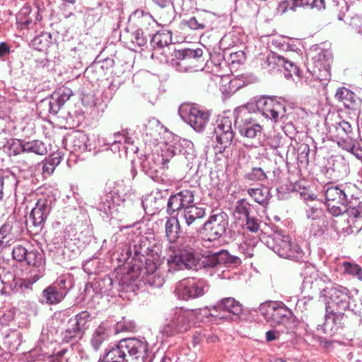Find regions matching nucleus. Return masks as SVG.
Here are the masks:
<instances>
[{"mask_svg": "<svg viewBox=\"0 0 362 362\" xmlns=\"http://www.w3.org/2000/svg\"><path fill=\"white\" fill-rule=\"evenodd\" d=\"M361 192L353 184L327 186L325 191V205L334 216L346 214L347 221L355 228L362 227V202Z\"/></svg>", "mask_w": 362, "mask_h": 362, "instance_id": "obj_1", "label": "nucleus"}, {"mask_svg": "<svg viewBox=\"0 0 362 362\" xmlns=\"http://www.w3.org/2000/svg\"><path fill=\"white\" fill-rule=\"evenodd\" d=\"M132 259V271L129 272L126 279H130V284L139 286L140 282L153 287H160L164 283V276L161 272L158 261L146 258L142 255V247L135 243L125 245L118 260L125 262Z\"/></svg>", "mask_w": 362, "mask_h": 362, "instance_id": "obj_2", "label": "nucleus"}, {"mask_svg": "<svg viewBox=\"0 0 362 362\" xmlns=\"http://www.w3.org/2000/svg\"><path fill=\"white\" fill-rule=\"evenodd\" d=\"M146 341L136 338L120 340L98 362H151Z\"/></svg>", "mask_w": 362, "mask_h": 362, "instance_id": "obj_3", "label": "nucleus"}, {"mask_svg": "<svg viewBox=\"0 0 362 362\" xmlns=\"http://www.w3.org/2000/svg\"><path fill=\"white\" fill-rule=\"evenodd\" d=\"M204 240L189 235L180 236L177 241L178 254L168 259L170 269L181 270L195 266L198 262V252L202 250V245L208 247Z\"/></svg>", "mask_w": 362, "mask_h": 362, "instance_id": "obj_4", "label": "nucleus"}, {"mask_svg": "<svg viewBox=\"0 0 362 362\" xmlns=\"http://www.w3.org/2000/svg\"><path fill=\"white\" fill-rule=\"evenodd\" d=\"M272 230L273 233L269 234L265 240V244L269 249L283 258L298 261L303 257V250L296 243L291 241L289 236L284 235L275 226Z\"/></svg>", "mask_w": 362, "mask_h": 362, "instance_id": "obj_5", "label": "nucleus"}, {"mask_svg": "<svg viewBox=\"0 0 362 362\" xmlns=\"http://www.w3.org/2000/svg\"><path fill=\"white\" fill-rule=\"evenodd\" d=\"M324 296L329 298V303L327 306L344 311H350L358 317H361L360 310L355 303L351 291L346 287L341 285H333L331 287L322 288ZM360 322L361 318L359 319Z\"/></svg>", "mask_w": 362, "mask_h": 362, "instance_id": "obj_6", "label": "nucleus"}, {"mask_svg": "<svg viewBox=\"0 0 362 362\" xmlns=\"http://www.w3.org/2000/svg\"><path fill=\"white\" fill-rule=\"evenodd\" d=\"M175 155V152L172 146L162 150L160 153H153L146 155L140 158L141 169L151 178H157L168 168V163Z\"/></svg>", "mask_w": 362, "mask_h": 362, "instance_id": "obj_7", "label": "nucleus"}, {"mask_svg": "<svg viewBox=\"0 0 362 362\" xmlns=\"http://www.w3.org/2000/svg\"><path fill=\"white\" fill-rule=\"evenodd\" d=\"M259 311L272 327L281 325L287 326L294 318L291 310L281 301L262 303L259 306Z\"/></svg>", "mask_w": 362, "mask_h": 362, "instance_id": "obj_8", "label": "nucleus"}, {"mask_svg": "<svg viewBox=\"0 0 362 362\" xmlns=\"http://www.w3.org/2000/svg\"><path fill=\"white\" fill-rule=\"evenodd\" d=\"M201 48L175 50V58L172 59L171 65L180 72L197 71L202 69V65L199 64L200 61L203 62Z\"/></svg>", "mask_w": 362, "mask_h": 362, "instance_id": "obj_9", "label": "nucleus"}, {"mask_svg": "<svg viewBox=\"0 0 362 362\" xmlns=\"http://www.w3.org/2000/svg\"><path fill=\"white\" fill-rule=\"evenodd\" d=\"M235 125L242 137L252 140L259 144L263 135V127L257 118L243 110L237 114Z\"/></svg>", "mask_w": 362, "mask_h": 362, "instance_id": "obj_10", "label": "nucleus"}, {"mask_svg": "<svg viewBox=\"0 0 362 362\" xmlns=\"http://www.w3.org/2000/svg\"><path fill=\"white\" fill-rule=\"evenodd\" d=\"M190 313L181 308L173 310L165 320L161 332L167 337L187 332L190 327Z\"/></svg>", "mask_w": 362, "mask_h": 362, "instance_id": "obj_11", "label": "nucleus"}, {"mask_svg": "<svg viewBox=\"0 0 362 362\" xmlns=\"http://www.w3.org/2000/svg\"><path fill=\"white\" fill-rule=\"evenodd\" d=\"M179 115L185 122L199 132L206 127L210 117L208 111L192 104L182 105L179 108Z\"/></svg>", "mask_w": 362, "mask_h": 362, "instance_id": "obj_12", "label": "nucleus"}, {"mask_svg": "<svg viewBox=\"0 0 362 362\" xmlns=\"http://www.w3.org/2000/svg\"><path fill=\"white\" fill-rule=\"evenodd\" d=\"M208 289V284L204 279L186 278L177 284L175 292L179 298L187 300L204 296Z\"/></svg>", "mask_w": 362, "mask_h": 362, "instance_id": "obj_13", "label": "nucleus"}, {"mask_svg": "<svg viewBox=\"0 0 362 362\" xmlns=\"http://www.w3.org/2000/svg\"><path fill=\"white\" fill-rule=\"evenodd\" d=\"M228 226V216L224 212L213 214L204 224V229L207 232L208 238L205 244L218 240L226 234Z\"/></svg>", "mask_w": 362, "mask_h": 362, "instance_id": "obj_14", "label": "nucleus"}, {"mask_svg": "<svg viewBox=\"0 0 362 362\" xmlns=\"http://www.w3.org/2000/svg\"><path fill=\"white\" fill-rule=\"evenodd\" d=\"M232 125L233 121L228 117H223L216 121L214 136L217 142L215 147L217 152L222 153L228 146H230L234 137Z\"/></svg>", "mask_w": 362, "mask_h": 362, "instance_id": "obj_15", "label": "nucleus"}, {"mask_svg": "<svg viewBox=\"0 0 362 362\" xmlns=\"http://www.w3.org/2000/svg\"><path fill=\"white\" fill-rule=\"evenodd\" d=\"M258 110L266 118L276 122L279 118L285 116L284 105L273 98H263L257 102Z\"/></svg>", "mask_w": 362, "mask_h": 362, "instance_id": "obj_16", "label": "nucleus"}, {"mask_svg": "<svg viewBox=\"0 0 362 362\" xmlns=\"http://www.w3.org/2000/svg\"><path fill=\"white\" fill-rule=\"evenodd\" d=\"M130 20L135 28L144 32L145 35H153L159 28V24L151 14L143 10L137 9L131 16Z\"/></svg>", "mask_w": 362, "mask_h": 362, "instance_id": "obj_17", "label": "nucleus"}, {"mask_svg": "<svg viewBox=\"0 0 362 362\" xmlns=\"http://www.w3.org/2000/svg\"><path fill=\"white\" fill-rule=\"evenodd\" d=\"M332 61L331 53L327 50H322L313 58L314 67L313 70L309 68L308 70L313 78L322 80V77H326L329 74Z\"/></svg>", "mask_w": 362, "mask_h": 362, "instance_id": "obj_18", "label": "nucleus"}, {"mask_svg": "<svg viewBox=\"0 0 362 362\" xmlns=\"http://www.w3.org/2000/svg\"><path fill=\"white\" fill-rule=\"evenodd\" d=\"M50 212V206L47 200L44 199H39L35 206L30 213L28 219L26 221L27 225L31 223L35 228H42Z\"/></svg>", "mask_w": 362, "mask_h": 362, "instance_id": "obj_19", "label": "nucleus"}, {"mask_svg": "<svg viewBox=\"0 0 362 362\" xmlns=\"http://www.w3.org/2000/svg\"><path fill=\"white\" fill-rule=\"evenodd\" d=\"M344 310H336L331 306L326 307L324 331L325 333L335 332L343 325Z\"/></svg>", "mask_w": 362, "mask_h": 362, "instance_id": "obj_20", "label": "nucleus"}, {"mask_svg": "<svg viewBox=\"0 0 362 362\" xmlns=\"http://www.w3.org/2000/svg\"><path fill=\"white\" fill-rule=\"evenodd\" d=\"M113 140L112 143L107 144L111 145L112 151H120L122 149L127 151L136 152L138 148L134 146V140L132 137L128 136L127 131L118 132L113 134Z\"/></svg>", "mask_w": 362, "mask_h": 362, "instance_id": "obj_21", "label": "nucleus"}, {"mask_svg": "<svg viewBox=\"0 0 362 362\" xmlns=\"http://www.w3.org/2000/svg\"><path fill=\"white\" fill-rule=\"evenodd\" d=\"M246 83L243 76L234 78L225 76L221 78L220 90L225 98H229Z\"/></svg>", "mask_w": 362, "mask_h": 362, "instance_id": "obj_22", "label": "nucleus"}, {"mask_svg": "<svg viewBox=\"0 0 362 362\" xmlns=\"http://www.w3.org/2000/svg\"><path fill=\"white\" fill-rule=\"evenodd\" d=\"M70 146L71 151L76 153L90 151L95 148L93 144L90 143L88 136L81 132H77L71 136Z\"/></svg>", "mask_w": 362, "mask_h": 362, "instance_id": "obj_23", "label": "nucleus"}, {"mask_svg": "<svg viewBox=\"0 0 362 362\" xmlns=\"http://www.w3.org/2000/svg\"><path fill=\"white\" fill-rule=\"evenodd\" d=\"M335 98L343 103L348 109L356 110L361 104L362 100L353 91L345 87L339 88Z\"/></svg>", "mask_w": 362, "mask_h": 362, "instance_id": "obj_24", "label": "nucleus"}, {"mask_svg": "<svg viewBox=\"0 0 362 362\" xmlns=\"http://www.w3.org/2000/svg\"><path fill=\"white\" fill-rule=\"evenodd\" d=\"M330 133L335 134V136L339 140L338 142H343L345 145L348 144L352 138V127L348 122L344 120L336 122L332 125V129L329 130Z\"/></svg>", "mask_w": 362, "mask_h": 362, "instance_id": "obj_25", "label": "nucleus"}, {"mask_svg": "<svg viewBox=\"0 0 362 362\" xmlns=\"http://www.w3.org/2000/svg\"><path fill=\"white\" fill-rule=\"evenodd\" d=\"M212 309L218 310H225L235 315H239L243 312V305L234 298H225L218 301Z\"/></svg>", "mask_w": 362, "mask_h": 362, "instance_id": "obj_26", "label": "nucleus"}, {"mask_svg": "<svg viewBox=\"0 0 362 362\" xmlns=\"http://www.w3.org/2000/svg\"><path fill=\"white\" fill-rule=\"evenodd\" d=\"M247 192L255 202L262 206L267 205L272 197L270 189L262 185L256 188H249Z\"/></svg>", "mask_w": 362, "mask_h": 362, "instance_id": "obj_27", "label": "nucleus"}, {"mask_svg": "<svg viewBox=\"0 0 362 362\" xmlns=\"http://www.w3.org/2000/svg\"><path fill=\"white\" fill-rule=\"evenodd\" d=\"M206 214V209L195 205L187 206L182 211V216L183 217L185 223L190 226L194 223L197 220L203 218Z\"/></svg>", "mask_w": 362, "mask_h": 362, "instance_id": "obj_28", "label": "nucleus"}, {"mask_svg": "<svg viewBox=\"0 0 362 362\" xmlns=\"http://www.w3.org/2000/svg\"><path fill=\"white\" fill-rule=\"evenodd\" d=\"M165 237L169 243H176L180 238V225L177 218H168L165 224Z\"/></svg>", "mask_w": 362, "mask_h": 362, "instance_id": "obj_29", "label": "nucleus"}, {"mask_svg": "<svg viewBox=\"0 0 362 362\" xmlns=\"http://www.w3.org/2000/svg\"><path fill=\"white\" fill-rule=\"evenodd\" d=\"M20 147L23 153H33L40 156L47 153L46 144L40 140L21 141Z\"/></svg>", "mask_w": 362, "mask_h": 362, "instance_id": "obj_30", "label": "nucleus"}, {"mask_svg": "<svg viewBox=\"0 0 362 362\" xmlns=\"http://www.w3.org/2000/svg\"><path fill=\"white\" fill-rule=\"evenodd\" d=\"M33 17H35V21H40L42 18L40 13L39 9L35 10L33 13L30 7L23 6L17 16V22L21 25L28 27L33 21Z\"/></svg>", "mask_w": 362, "mask_h": 362, "instance_id": "obj_31", "label": "nucleus"}, {"mask_svg": "<svg viewBox=\"0 0 362 362\" xmlns=\"http://www.w3.org/2000/svg\"><path fill=\"white\" fill-rule=\"evenodd\" d=\"M109 332L108 330L103 326L98 327L90 339V344L92 349L98 351L102 345L108 340Z\"/></svg>", "mask_w": 362, "mask_h": 362, "instance_id": "obj_32", "label": "nucleus"}, {"mask_svg": "<svg viewBox=\"0 0 362 362\" xmlns=\"http://www.w3.org/2000/svg\"><path fill=\"white\" fill-rule=\"evenodd\" d=\"M172 42L171 32L168 30L159 31L156 30V33L152 35L150 43L153 49H160L169 45Z\"/></svg>", "mask_w": 362, "mask_h": 362, "instance_id": "obj_33", "label": "nucleus"}, {"mask_svg": "<svg viewBox=\"0 0 362 362\" xmlns=\"http://www.w3.org/2000/svg\"><path fill=\"white\" fill-rule=\"evenodd\" d=\"M284 70V76L286 78H293L294 81L299 82L302 80L300 71L298 66L288 57L284 56V62L280 65V69Z\"/></svg>", "mask_w": 362, "mask_h": 362, "instance_id": "obj_34", "label": "nucleus"}, {"mask_svg": "<svg viewBox=\"0 0 362 362\" xmlns=\"http://www.w3.org/2000/svg\"><path fill=\"white\" fill-rule=\"evenodd\" d=\"M201 252H198L197 262L195 266L192 267H186L188 269L199 270L202 268H214L218 267V262L216 259L215 252L211 255L202 256Z\"/></svg>", "mask_w": 362, "mask_h": 362, "instance_id": "obj_35", "label": "nucleus"}, {"mask_svg": "<svg viewBox=\"0 0 362 362\" xmlns=\"http://www.w3.org/2000/svg\"><path fill=\"white\" fill-rule=\"evenodd\" d=\"M37 109L42 117H46L49 115H55L59 111L57 105H56L52 96L42 100L37 104Z\"/></svg>", "mask_w": 362, "mask_h": 362, "instance_id": "obj_36", "label": "nucleus"}, {"mask_svg": "<svg viewBox=\"0 0 362 362\" xmlns=\"http://www.w3.org/2000/svg\"><path fill=\"white\" fill-rule=\"evenodd\" d=\"M258 242L259 239L257 236L244 233L243 240L240 243L239 249L247 257H251L254 255L255 247Z\"/></svg>", "mask_w": 362, "mask_h": 362, "instance_id": "obj_37", "label": "nucleus"}, {"mask_svg": "<svg viewBox=\"0 0 362 362\" xmlns=\"http://www.w3.org/2000/svg\"><path fill=\"white\" fill-rule=\"evenodd\" d=\"M270 170L261 167H254L251 170L243 175L245 182H263L267 179Z\"/></svg>", "mask_w": 362, "mask_h": 362, "instance_id": "obj_38", "label": "nucleus"}, {"mask_svg": "<svg viewBox=\"0 0 362 362\" xmlns=\"http://www.w3.org/2000/svg\"><path fill=\"white\" fill-rule=\"evenodd\" d=\"M295 7H302L305 9L323 11L326 8L325 0H293Z\"/></svg>", "mask_w": 362, "mask_h": 362, "instance_id": "obj_39", "label": "nucleus"}, {"mask_svg": "<svg viewBox=\"0 0 362 362\" xmlns=\"http://www.w3.org/2000/svg\"><path fill=\"white\" fill-rule=\"evenodd\" d=\"M72 95L73 92L71 88L68 87H62L54 91L51 96L60 110L65 103L70 99Z\"/></svg>", "mask_w": 362, "mask_h": 362, "instance_id": "obj_40", "label": "nucleus"}, {"mask_svg": "<svg viewBox=\"0 0 362 362\" xmlns=\"http://www.w3.org/2000/svg\"><path fill=\"white\" fill-rule=\"evenodd\" d=\"M283 62L284 56L277 55L275 53H270L263 59L262 66L269 71L275 69L280 70V65Z\"/></svg>", "mask_w": 362, "mask_h": 362, "instance_id": "obj_41", "label": "nucleus"}, {"mask_svg": "<svg viewBox=\"0 0 362 362\" xmlns=\"http://www.w3.org/2000/svg\"><path fill=\"white\" fill-rule=\"evenodd\" d=\"M42 295L49 304L58 303L66 296L64 293L59 291L52 284L43 291Z\"/></svg>", "mask_w": 362, "mask_h": 362, "instance_id": "obj_42", "label": "nucleus"}, {"mask_svg": "<svg viewBox=\"0 0 362 362\" xmlns=\"http://www.w3.org/2000/svg\"><path fill=\"white\" fill-rule=\"evenodd\" d=\"M25 261L28 265L40 267L45 264L44 253L37 250H28Z\"/></svg>", "mask_w": 362, "mask_h": 362, "instance_id": "obj_43", "label": "nucleus"}, {"mask_svg": "<svg viewBox=\"0 0 362 362\" xmlns=\"http://www.w3.org/2000/svg\"><path fill=\"white\" fill-rule=\"evenodd\" d=\"M215 255L218 262V266L222 264H238L240 263L239 257L230 255L227 250H220L215 252Z\"/></svg>", "mask_w": 362, "mask_h": 362, "instance_id": "obj_44", "label": "nucleus"}, {"mask_svg": "<svg viewBox=\"0 0 362 362\" xmlns=\"http://www.w3.org/2000/svg\"><path fill=\"white\" fill-rule=\"evenodd\" d=\"M91 320L90 313L85 310L79 313L75 316L74 324L71 326H75L77 330H79L82 334L87 328V323Z\"/></svg>", "mask_w": 362, "mask_h": 362, "instance_id": "obj_45", "label": "nucleus"}, {"mask_svg": "<svg viewBox=\"0 0 362 362\" xmlns=\"http://www.w3.org/2000/svg\"><path fill=\"white\" fill-rule=\"evenodd\" d=\"M52 285L66 296L69 290L73 287V279L69 275H62Z\"/></svg>", "mask_w": 362, "mask_h": 362, "instance_id": "obj_46", "label": "nucleus"}, {"mask_svg": "<svg viewBox=\"0 0 362 362\" xmlns=\"http://www.w3.org/2000/svg\"><path fill=\"white\" fill-rule=\"evenodd\" d=\"M161 128L160 122L158 119H152L145 124L143 133L146 136L156 138L159 134Z\"/></svg>", "mask_w": 362, "mask_h": 362, "instance_id": "obj_47", "label": "nucleus"}, {"mask_svg": "<svg viewBox=\"0 0 362 362\" xmlns=\"http://www.w3.org/2000/svg\"><path fill=\"white\" fill-rule=\"evenodd\" d=\"M341 268L345 274L351 275L362 281V268L358 264L344 262L341 264Z\"/></svg>", "mask_w": 362, "mask_h": 362, "instance_id": "obj_48", "label": "nucleus"}, {"mask_svg": "<svg viewBox=\"0 0 362 362\" xmlns=\"http://www.w3.org/2000/svg\"><path fill=\"white\" fill-rule=\"evenodd\" d=\"M181 209H183L184 210L185 206L181 202L180 196H178L177 194L171 195L167 203V213L170 215H172Z\"/></svg>", "mask_w": 362, "mask_h": 362, "instance_id": "obj_49", "label": "nucleus"}, {"mask_svg": "<svg viewBox=\"0 0 362 362\" xmlns=\"http://www.w3.org/2000/svg\"><path fill=\"white\" fill-rule=\"evenodd\" d=\"M297 160L299 164L306 166L309 163L310 146L306 144H300L297 148Z\"/></svg>", "mask_w": 362, "mask_h": 362, "instance_id": "obj_50", "label": "nucleus"}, {"mask_svg": "<svg viewBox=\"0 0 362 362\" xmlns=\"http://www.w3.org/2000/svg\"><path fill=\"white\" fill-rule=\"evenodd\" d=\"M151 36V35H145L144 32L136 28L132 34V43L141 47L147 44Z\"/></svg>", "mask_w": 362, "mask_h": 362, "instance_id": "obj_51", "label": "nucleus"}, {"mask_svg": "<svg viewBox=\"0 0 362 362\" xmlns=\"http://www.w3.org/2000/svg\"><path fill=\"white\" fill-rule=\"evenodd\" d=\"M16 185V177L13 175L6 177L0 176V200L3 198L5 190Z\"/></svg>", "mask_w": 362, "mask_h": 362, "instance_id": "obj_52", "label": "nucleus"}, {"mask_svg": "<svg viewBox=\"0 0 362 362\" xmlns=\"http://www.w3.org/2000/svg\"><path fill=\"white\" fill-rule=\"evenodd\" d=\"M100 210L106 214H112L115 207V201L113 199L112 193L105 195L102 203L100 204Z\"/></svg>", "mask_w": 362, "mask_h": 362, "instance_id": "obj_53", "label": "nucleus"}, {"mask_svg": "<svg viewBox=\"0 0 362 362\" xmlns=\"http://www.w3.org/2000/svg\"><path fill=\"white\" fill-rule=\"evenodd\" d=\"M344 148L358 159L362 158V142L355 139L351 140L348 144L345 145Z\"/></svg>", "mask_w": 362, "mask_h": 362, "instance_id": "obj_54", "label": "nucleus"}, {"mask_svg": "<svg viewBox=\"0 0 362 362\" xmlns=\"http://www.w3.org/2000/svg\"><path fill=\"white\" fill-rule=\"evenodd\" d=\"M177 194L178 196H180V199H181V202L185 206V208L192 205V204L194 202V194L192 191L189 189H185L180 191Z\"/></svg>", "mask_w": 362, "mask_h": 362, "instance_id": "obj_55", "label": "nucleus"}, {"mask_svg": "<svg viewBox=\"0 0 362 362\" xmlns=\"http://www.w3.org/2000/svg\"><path fill=\"white\" fill-rule=\"evenodd\" d=\"M250 204L245 199H240L237 202L235 211L247 218L250 216Z\"/></svg>", "mask_w": 362, "mask_h": 362, "instance_id": "obj_56", "label": "nucleus"}, {"mask_svg": "<svg viewBox=\"0 0 362 362\" xmlns=\"http://www.w3.org/2000/svg\"><path fill=\"white\" fill-rule=\"evenodd\" d=\"M81 334H82V333L79 330H77L75 326H72V327L66 329L62 333V341L69 343Z\"/></svg>", "mask_w": 362, "mask_h": 362, "instance_id": "obj_57", "label": "nucleus"}, {"mask_svg": "<svg viewBox=\"0 0 362 362\" xmlns=\"http://www.w3.org/2000/svg\"><path fill=\"white\" fill-rule=\"evenodd\" d=\"M28 251V249L21 245H16L12 251L13 257L18 262L25 261Z\"/></svg>", "mask_w": 362, "mask_h": 362, "instance_id": "obj_58", "label": "nucleus"}, {"mask_svg": "<svg viewBox=\"0 0 362 362\" xmlns=\"http://www.w3.org/2000/svg\"><path fill=\"white\" fill-rule=\"evenodd\" d=\"M50 362H73L69 352L67 349H64L56 353Z\"/></svg>", "mask_w": 362, "mask_h": 362, "instance_id": "obj_59", "label": "nucleus"}, {"mask_svg": "<svg viewBox=\"0 0 362 362\" xmlns=\"http://www.w3.org/2000/svg\"><path fill=\"white\" fill-rule=\"evenodd\" d=\"M12 226L10 223H4L0 228V240L4 243H7L11 240Z\"/></svg>", "mask_w": 362, "mask_h": 362, "instance_id": "obj_60", "label": "nucleus"}, {"mask_svg": "<svg viewBox=\"0 0 362 362\" xmlns=\"http://www.w3.org/2000/svg\"><path fill=\"white\" fill-rule=\"evenodd\" d=\"M113 281L110 276H105L98 281V286L100 288L101 293H108L112 290Z\"/></svg>", "mask_w": 362, "mask_h": 362, "instance_id": "obj_61", "label": "nucleus"}, {"mask_svg": "<svg viewBox=\"0 0 362 362\" xmlns=\"http://www.w3.org/2000/svg\"><path fill=\"white\" fill-rule=\"evenodd\" d=\"M246 218V229L252 233H257L259 230V221L253 216H247Z\"/></svg>", "mask_w": 362, "mask_h": 362, "instance_id": "obj_62", "label": "nucleus"}, {"mask_svg": "<svg viewBox=\"0 0 362 362\" xmlns=\"http://www.w3.org/2000/svg\"><path fill=\"white\" fill-rule=\"evenodd\" d=\"M185 25H187L192 30H203L206 25L202 21H199L196 17H192L188 21H185Z\"/></svg>", "mask_w": 362, "mask_h": 362, "instance_id": "obj_63", "label": "nucleus"}, {"mask_svg": "<svg viewBox=\"0 0 362 362\" xmlns=\"http://www.w3.org/2000/svg\"><path fill=\"white\" fill-rule=\"evenodd\" d=\"M245 59V53L243 51L231 52L229 56L228 61L232 64H242Z\"/></svg>", "mask_w": 362, "mask_h": 362, "instance_id": "obj_64", "label": "nucleus"}]
</instances>
